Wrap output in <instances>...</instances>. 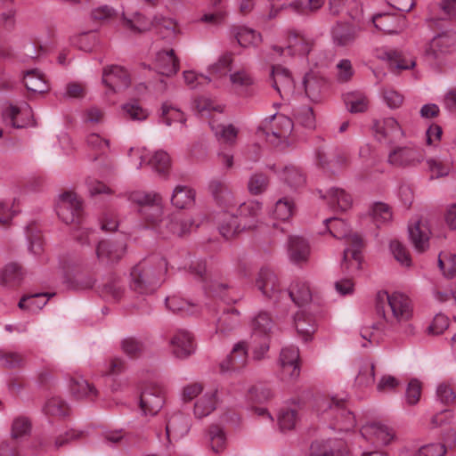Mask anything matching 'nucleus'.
<instances>
[{
    "label": "nucleus",
    "mask_w": 456,
    "mask_h": 456,
    "mask_svg": "<svg viewBox=\"0 0 456 456\" xmlns=\"http://www.w3.org/2000/svg\"><path fill=\"white\" fill-rule=\"evenodd\" d=\"M281 179L293 189L302 186L305 182L302 172L295 167H285L281 174Z\"/></svg>",
    "instance_id": "338daca9"
},
{
    "label": "nucleus",
    "mask_w": 456,
    "mask_h": 456,
    "mask_svg": "<svg viewBox=\"0 0 456 456\" xmlns=\"http://www.w3.org/2000/svg\"><path fill=\"white\" fill-rule=\"evenodd\" d=\"M325 224L334 238L345 239L346 241V248L344 250L341 264L343 270L351 274L358 272L361 269L362 260L361 253L362 239L357 234L352 233L347 224L342 219L329 218L325 220Z\"/></svg>",
    "instance_id": "7ed1b4c3"
},
{
    "label": "nucleus",
    "mask_w": 456,
    "mask_h": 456,
    "mask_svg": "<svg viewBox=\"0 0 456 456\" xmlns=\"http://www.w3.org/2000/svg\"><path fill=\"white\" fill-rule=\"evenodd\" d=\"M240 322V312L234 308L224 311L216 322V332L226 335L235 330Z\"/></svg>",
    "instance_id": "a19ab883"
},
{
    "label": "nucleus",
    "mask_w": 456,
    "mask_h": 456,
    "mask_svg": "<svg viewBox=\"0 0 456 456\" xmlns=\"http://www.w3.org/2000/svg\"><path fill=\"white\" fill-rule=\"evenodd\" d=\"M374 26L385 33L397 34L406 27L405 17L390 13H379L371 18Z\"/></svg>",
    "instance_id": "a878e982"
},
{
    "label": "nucleus",
    "mask_w": 456,
    "mask_h": 456,
    "mask_svg": "<svg viewBox=\"0 0 456 456\" xmlns=\"http://www.w3.org/2000/svg\"><path fill=\"white\" fill-rule=\"evenodd\" d=\"M299 350L295 346L281 349L279 358V378L283 382H293L300 375Z\"/></svg>",
    "instance_id": "9b49d317"
},
{
    "label": "nucleus",
    "mask_w": 456,
    "mask_h": 456,
    "mask_svg": "<svg viewBox=\"0 0 456 456\" xmlns=\"http://www.w3.org/2000/svg\"><path fill=\"white\" fill-rule=\"evenodd\" d=\"M395 439V432L387 425L379 421H369L361 427L358 436V444L369 447L379 448L390 444Z\"/></svg>",
    "instance_id": "6e6552de"
},
{
    "label": "nucleus",
    "mask_w": 456,
    "mask_h": 456,
    "mask_svg": "<svg viewBox=\"0 0 456 456\" xmlns=\"http://www.w3.org/2000/svg\"><path fill=\"white\" fill-rule=\"evenodd\" d=\"M219 402L218 390L211 387L204 391V393L195 401L193 413L198 419H202L211 414L216 409Z\"/></svg>",
    "instance_id": "393cba45"
},
{
    "label": "nucleus",
    "mask_w": 456,
    "mask_h": 456,
    "mask_svg": "<svg viewBox=\"0 0 456 456\" xmlns=\"http://www.w3.org/2000/svg\"><path fill=\"white\" fill-rule=\"evenodd\" d=\"M45 293H37L23 297L19 302V307L22 310L36 312L43 308L48 301Z\"/></svg>",
    "instance_id": "4d7b16f0"
},
{
    "label": "nucleus",
    "mask_w": 456,
    "mask_h": 456,
    "mask_svg": "<svg viewBox=\"0 0 456 456\" xmlns=\"http://www.w3.org/2000/svg\"><path fill=\"white\" fill-rule=\"evenodd\" d=\"M125 251L126 243L123 241L101 240L96 248L97 257L105 263L118 261L123 256Z\"/></svg>",
    "instance_id": "bb28decb"
},
{
    "label": "nucleus",
    "mask_w": 456,
    "mask_h": 456,
    "mask_svg": "<svg viewBox=\"0 0 456 456\" xmlns=\"http://www.w3.org/2000/svg\"><path fill=\"white\" fill-rule=\"evenodd\" d=\"M288 255L289 261L293 264L305 263L310 256L307 240L300 236H291L289 240Z\"/></svg>",
    "instance_id": "c85d7f7f"
},
{
    "label": "nucleus",
    "mask_w": 456,
    "mask_h": 456,
    "mask_svg": "<svg viewBox=\"0 0 456 456\" xmlns=\"http://www.w3.org/2000/svg\"><path fill=\"white\" fill-rule=\"evenodd\" d=\"M123 26L133 33L142 32L150 28V22L140 13L135 12L128 17L126 12H122Z\"/></svg>",
    "instance_id": "6e6d98bb"
},
{
    "label": "nucleus",
    "mask_w": 456,
    "mask_h": 456,
    "mask_svg": "<svg viewBox=\"0 0 456 456\" xmlns=\"http://www.w3.org/2000/svg\"><path fill=\"white\" fill-rule=\"evenodd\" d=\"M229 81L232 89L240 94L247 93L248 88L254 84L252 75L245 69L231 71Z\"/></svg>",
    "instance_id": "58836bf2"
},
{
    "label": "nucleus",
    "mask_w": 456,
    "mask_h": 456,
    "mask_svg": "<svg viewBox=\"0 0 456 456\" xmlns=\"http://www.w3.org/2000/svg\"><path fill=\"white\" fill-rule=\"evenodd\" d=\"M233 62V54L232 53H224L221 54L216 61L208 67V77L212 78H223L228 72L232 71Z\"/></svg>",
    "instance_id": "ea45409f"
},
{
    "label": "nucleus",
    "mask_w": 456,
    "mask_h": 456,
    "mask_svg": "<svg viewBox=\"0 0 456 456\" xmlns=\"http://www.w3.org/2000/svg\"><path fill=\"white\" fill-rule=\"evenodd\" d=\"M272 86L277 91L282 99L289 100L294 94V79L289 69L281 66L272 67L270 77Z\"/></svg>",
    "instance_id": "4468645a"
},
{
    "label": "nucleus",
    "mask_w": 456,
    "mask_h": 456,
    "mask_svg": "<svg viewBox=\"0 0 456 456\" xmlns=\"http://www.w3.org/2000/svg\"><path fill=\"white\" fill-rule=\"evenodd\" d=\"M209 126L216 136L225 143L233 144L238 135L237 128L232 125H223L215 119L209 121Z\"/></svg>",
    "instance_id": "864d4df0"
},
{
    "label": "nucleus",
    "mask_w": 456,
    "mask_h": 456,
    "mask_svg": "<svg viewBox=\"0 0 456 456\" xmlns=\"http://www.w3.org/2000/svg\"><path fill=\"white\" fill-rule=\"evenodd\" d=\"M438 265L444 275L448 278L456 276V255L449 252H442L438 256Z\"/></svg>",
    "instance_id": "69168bd1"
},
{
    "label": "nucleus",
    "mask_w": 456,
    "mask_h": 456,
    "mask_svg": "<svg viewBox=\"0 0 456 456\" xmlns=\"http://www.w3.org/2000/svg\"><path fill=\"white\" fill-rule=\"evenodd\" d=\"M376 308L390 329L403 328L405 334H415V327L410 322L414 314L413 303L407 295L401 292L379 291L377 294Z\"/></svg>",
    "instance_id": "f257e3e1"
},
{
    "label": "nucleus",
    "mask_w": 456,
    "mask_h": 456,
    "mask_svg": "<svg viewBox=\"0 0 456 456\" xmlns=\"http://www.w3.org/2000/svg\"><path fill=\"white\" fill-rule=\"evenodd\" d=\"M128 156L136 169L142 168L143 165H149L154 172L167 175L171 167V159L168 153L161 150L150 156V152L145 147H132L129 150Z\"/></svg>",
    "instance_id": "0eeeda50"
},
{
    "label": "nucleus",
    "mask_w": 456,
    "mask_h": 456,
    "mask_svg": "<svg viewBox=\"0 0 456 456\" xmlns=\"http://www.w3.org/2000/svg\"><path fill=\"white\" fill-rule=\"evenodd\" d=\"M430 235L431 230L428 219L416 217L410 224V240L417 251L423 252L429 247Z\"/></svg>",
    "instance_id": "a211bd4d"
},
{
    "label": "nucleus",
    "mask_w": 456,
    "mask_h": 456,
    "mask_svg": "<svg viewBox=\"0 0 456 456\" xmlns=\"http://www.w3.org/2000/svg\"><path fill=\"white\" fill-rule=\"evenodd\" d=\"M297 207L293 199L285 196L275 201L270 214L274 219L288 221L295 215Z\"/></svg>",
    "instance_id": "e433bc0d"
},
{
    "label": "nucleus",
    "mask_w": 456,
    "mask_h": 456,
    "mask_svg": "<svg viewBox=\"0 0 456 456\" xmlns=\"http://www.w3.org/2000/svg\"><path fill=\"white\" fill-rule=\"evenodd\" d=\"M166 305L170 311L182 315L194 314L199 310L198 305L176 296L167 297Z\"/></svg>",
    "instance_id": "de8ad7c7"
},
{
    "label": "nucleus",
    "mask_w": 456,
    "mask_h": 456,
    "mask_svg": "<svg viewBox=\"0 0 456 456\" xmlns=\"http://www.w3.org/2000/svg\"><path fill=\"white\" fill-rule=\"evenodd\" d=\"M102 83L110 93H118L129 86L130 76L121 66L111 65L103 69Z\"/></svg>",
    "instance_id": "dca6fc26"
},
{
    "label": "nucleus",
    "mask_w": 456,
    "mask_h": 456,
    "mask_svg": "<svg viewBox=\"0 0 456 456\" xmlns=\"http://www.w3.org/2000/svg\"><path fill=\"white\" fill-rule=\"evenodd\" d=\"M248 354L247 344L240 341L234 345L232 351L221 363L220 370L222 372L237 370L244 365Z\"/></svg>",
    "instance_id": "c756f323"
},
{
    "label": "nucleus",
    "mask_w": 456,
    "mask_h": 456,
    "mask_svg": "<svg viewBox=\"0 0 456 456\" xmlns=\"http://www.w3.org/2000/svg\"><path fill=\"white\" fill-rule=\"evenodd\" d=\"M69 390L71 395L77 400L87 399L93 401L98 395V391L94 386L81 376L71 378Z\"/></svg>",
    "instance_id": "7c9ffc66"
},
{
    "label": "nucleus",
    "mask_w": 456,
    "mask_h": 456,
    "mask_svg": "<svg viewBox=\"0 0 456 456\" xmlns=\"http://www.w3.org/2000/svg\"><path fill=\"white\" fill-rule=\"evenodd\" d=\"M208 443L211 451L215 453L223 452L227 444L226 433L219 426H211L208 430Z\"/></svg>",
    "instance_id": "603ef678"
},
{
    "label": "nucleus",
    "mask_w": 456,
    "mask_h": 456,
    "mask_svg": "<svg viewBox=\"0 0 456 456\" xmlns=\"http://www.w3.org/2000/svg\"><path fill=\"white\" fill-rule=\"evenodd\" d=\"M44 412L48 416L61 418L69 413V408L61 398L52 397L46 401Z\"/></svg>",
    "instance_id": "13d9d810"
},
{
    "label": "nucleus",
    "mask_w": 456,
    "mask_h": 456,
    "mask_svg": "<svg viewBox=\"0 0 456 456\" xmlns=\"http://www.w3.org/2000/svg\"><path fill=\"white\" fill-rule=\"evenodd\" d=\"M3 118L6 125L14 128H23L35 124L32 109L27 102L10 105L4 110Z\"/></svg>",
    "instance_id": "ddd939ff"
},
{
    "label": "nucleus",
    "mask_w": 456,
    "mask_h": 456,
    "mask_svg": "<svg viewBox=\"0 0 456 456\" xmlns=\"http://www.w3.org/2000/svg\"><path fill=\"white\" fill-rule=\"evenodd\" d=\"M235 37L239 45L242 47L256 46L261 42V35L247 27L239 28Z\"/></svg>",
    "instance_id": "bf43d9fd"
},
{
    "label": "nucleus",
    "mask_w": 456,
    "mask_h": 456,
    "mask_svg": "<svg viewBox=\"0 0 456 456\" xmlns=\"http://www.w3.org/2000/svg\"><path fill=\"white\" fill-rule=\"evenodd\" d=\"M427 172L431 179L447 176L452 169V162L440 157L428 158L426 160Z\"/></svg>",
    "instance_id": "79ce46f5"
},
{
    "label": "nucleus",
    "mask_w": 456,
    "mask_h": 456,
    "mask_svg": "<svg viewBox=\"0 0 456 456\" xmlns=\"http://www.w3.org/2000/svg\"><path fill=\"white\" fill-rule=\"evenodd\" d=\"M445 452L446 450L444 444L432 443L421 446L417 451L403 448L400 451L398 456H444Z\"/></svg>",
    "instance_id": "09e8293b"
},
{
    "label": "nucleus",
    "mask_w": 456,
    "mask_h": 456,
    "mask_svg": "<svg viewBox=\"0 0 456 456\" xmlns=\"http://www.w3.org/2000/svg\"><path fill=\"white\" fill-rule=\"evenodd\" d=\"M293 129V121L282 114H274L265 118L259 126L266 139L274 143L289 137Z\"/></svg>",
    "instance_id": "9d476101"
},
{
    "label": "nucleus",
    "mask_w": 456,
    "mask_h": 456,
    "mask_svg": "<svg viewBox=\"0 0 456 456\" xmlns=\"http://www.w3.org/2000/svg\"><path fill=\"white\" fill-rule=\"evenodd\" d=\"M23 83L28 91L34 94H45L49 90V84L45 74L37 69L27 70Z\"/></svg>",
    "instance_id": "72a5a7b5"
},
{
    "label": "nucleus",
    "mask_w": 456,
    "mask_h": 456,
    "mask_svg": "<svg viewBox=\"0 0 456 456\" xmlns=\"http://www.w3.org/2000/svg\"><path fill=\"white\" fill-rule=\"evenodd\" d=\"M274 323L270 314L266 312H259L251 321L252 338L256 342V338L270 337Z\"/></svg>",
    "instance_id": "473e14b6"
},
{
    "label": "nucleus",
    "mask_w": 456,
    "mask_h": 456,
    "mask_svg": "<svg viewBox=\"0 0 456 456\" xmlns=\"http://www.w3.org/2000/svg\"><path fill=\"white\" fill-rule=\"evenodd\" d=\"M370 215L377 225L386 224L392 219L391 208L382 202L374 203L370 208Z\"/></svg>",
    "instance_id": "e2e57ef3"
},
{
    "label": "nucleus",
    "mask_w": 456,
    "mask_h": 456,
    "mask_svg": "<svg viewBox=\"0 0 456 456\" xmlns=\"http://www.w3.org/2000/svg\"><path fill=\"white\" fill-rule=\"evenodd\" d=\"M273 54L274 56H284L286 53L289 55L305 54L309 51V45L305 38L296 33H291L289 37L288 45L286 48L281 46H273Z\"/></svg>",
    "instance_id": "2f4dec72"
},
{
    "label": "nucleus",
    "mask_w": 456,
    "mask_h": 456,
    "mask_svg": "<svg viewBox=\"0 0 456 456\" xmlns=\"http://www.w3.org/2000/svg\"><path fill=\"white\" fill-rule=\"evenodd\" d=\"M169 346L172 354L179 359H184L195 352L194 337L187 330H177L170 338Z\"/></svg>",
    "instance_id": "aec40b11"
},
{
    "label": "nucleus",
    "mask_w": 456,
    "mask_h": 456,
    "mask_svg": "<svg viewBox=\"0 0 456 456\" xmlns=\"http://www.w3.org/2000/svg\"><path fill=\"white\" fill-rule=\"evenodd\" d=\"M289 296L298 305L309 302L312 297L308 284L302 281H297L291 284Z\"/></svg>",
    "instance_id": "5fc2aeb1"
},
{
    "label": "nucleus",
    "mask_w": 456,
    "mask_h": 456,
    "mask_svg": "<svg viewBox=\"0 0 456 456\" xmlns=\"http://www.w3.org/2000/svg\"><path fill=\"white\" fill-rule=\"evenodd\" d=\"M154 68L165 76H172L179 69V61L173 49H164L157 52L154 59Z\"/></svg>",
    "instance_id": "cd10ccee"
},
{
    "label": "nucleus",
    "mask_w": 456,
    "mask_h": 456,
    "mask_svg": "<svg viewBox=\"0 0 456 456\" xmlns=\"http://www.w3.org/2000/svg\"><path fill=\"white\" fill-rule=\"evenodd\" d=\"M123 116L130 120L142 122L150 116V110L142 106L137 101L128 102L121 106Z\"/></svg>",
    "instance_id": "3c124183"
},
{
    "label": "nucleus",
    "mask_w": 456,
    "mask_h": 456,
    "mask_svg": "<svg viewBox=\"0 0 456 456\" xmlns=\"http://www.w3.org/2000/svg\"><path fill=\"white\" fill-rule=\"evenodd\" d=\"M128 200L141 207L140 213L145 222L159 233L160 225L164 224L166 218L163 217L164 207L161 195L153 191H133L129 194Z\"/></svg>",
    "instance_id": "39448f33"
},
{
    "label": "nucleus",
    "mask_w": 456,
    "mask_h": 456,
    "mask_svg": "<svg viewBox=\"0 0 456 456\" xmlns=\"http://www.w3.org/2000/svg\"><path fill=\"white\" fill-rule=\"evenodd\" d=\"M195 200L194 191L184 185H177L172 193L171 203L177 208H185L191 206Z\"/></svg>",
    "instance_id": "49530a36"
},
{
    "label": "nucleus",
    "mask_w": 456,
    "mask_h": 456,
    "mask_svg": "<svg viewBox=\"0 0 456 456\" xmlns=\"http://www.w3.org/2000/svg\"><path fill=\"white\" fill-rule=\"evenodd\" d=\"M82 210V201L77 193L66 191L59 196L56 213L63 223H79Z\"/></svg>",
    "instance_id": "f8f14e48"
},
{
    "label": "nucleus",
    "mask_w": 456,
    "mask_h": 456,
    "mask_svg": "<svg viewBox=\"0 0 456 456\" xmlns=\"http://www.w3.org/2000/svg\"><path fill=\"white\" fill-rule=\"evenodd\" d=\"M295 326L297 334L305 341L310 340L316 330V322L314 317L303 310L296 314Z\"/></svg>",
    "instance_id": "c9c22d12"
},
{
    "label": "nucleus",
    "mask_w": 456,
    "mask_h": 456,
    "mask_svg": "<svg viewBox=\"0 0 456 456\" xmlns=\"http://www.w3.org/2000/svg\"><path fill=\"white\" fill-rule=\"evenodd\" d=\"M262 212L263 204L258 200H248L240 204L239 216L224 214L219 227L220 233L224 238L230 239L243 230L257 228Z\"/></svg>",
    "instance_id": "20e7f679"
},
{
    "label": "nucleus",
    "mask_w": 456,
    "mask_h": 456,
    "mask_svg": "<svg viewBox=\"0 0 456 456\" xmlns=\"http://www.w3.org/2000/svg\"><path fill=\"white\" fill-rule=\"evenodd\" d=\"M24 276L25 272L19 264L10 263L0 271V283L7 287L18 286Z\"/></svg>",
    "instance_id": "4c0bfd02"
},
{
    "label": "nucleus",
    "mask_w": 456,
    "mask_h": 456,
    "mask_svg": "<svg viewBox=\"0 0 456 456\" xmlns=\"http://www.w3.org/2000/svg\"><path fill=\"white\" fill-rule=\"evenodd\" d=\"M389 250L394 258L404 267L411 265V257L405 246L397 240H392L389 243Z\"/></svg>",
    "instance_id": "052dcab7"
},
{
    "label": "nucleus",
    "mask_w": 456,
    "mask_h": 456,
    "mask_svg": "<svg viewBox=\"0 0 456 456\" xmlns=\"http://www.w3.org/2000/svg\"><path fill=\"white\" fill-rule=\"evenodd\" d=\"M192 226L191 218L174 214L165 218L164 224L160 225L159 233L164 238L170 235L183 236L189 232Z\"/></svg>",
    "instance_id": "5701e85b"
},
{
    "label": "nucleus",
    "mask_w": 456,
    "mask_h": 456,
    "mask_svg": "<svg viewBox=\"0 0 456 456\" xmlns=\"http://www.w3.org/2000/svg\"><path fill=\"white\" fill-rule=\"evenodd\" d=\"M425 159L423 149L414 145L397 146L387 156V162L395 167H416Z\"/></svg>",
    "instance_id": "1a4fd4ad"
},
{
    "label": "nucleus",
    "mask_w": 456,
    "mask_h": 456,
    "mask_svg": "<svg viewBox=\"0 0 456 456\" xmlns=\"http://www.w3.org/2000/svg\"><path fill=\"white\" fill-rule=\"evenodd\" d=\"M164 403V390L159 386L146 387L140 396V408L144 415L157 414Z\"/></svg>",
    "instance_id": "f3484780"
},
{
    "label": "nucleus",
    "mask_w": 456,
    "mask_h": 456,
    "mask_svg": "<svg viewBox=\"0 0 456 456\" xmlns=\"http://www.w3.org/2000/svg\"><path fill=\"white\" fill-rule=\"evenodd\" d=\"M167 271V264L164 258L144 259L133 267L129 287L139 295L152 293L163 282Z\"/></svg>",
    "instance_id": "f03ea898"
},
{
    "label": "nucleus",
    "mask_w": 456,
    "mask_h": 456,
    "mask_svg": "<svg viewBox=\"0 0 456 456\" xmlns=\"http://www.w3.org/2000/svg\"><path fill=\"white\" fill-rule=\"evenodd\" d=\"M361 28L348 22H337L330 29V37L336 47H349L355 42Z\"/></svg>",
    "instance_id": "412c9836"
},
{
    "label": "nucleus",
    "mask_w": 456,
    "mask_h": 456,
    "mask_svg": "<svg viewBox=\"0 0 456 456\" xmlns=\"http://www.w3.org/2000/svg\"><path fill=\"white\" fill-rule=\"evenodd\" d=\"M319 407L323 411V419L330 420L331 429L347 434L355 428V416L346 408L345 402L331 398L322 401Z\"/></svg>",
    "instance_id": "423d86ee"
},
{
    "label": "nucleus",
    "mask_w": 456,
    "mask_h": 456,
    "mask_svg": "<svg viewBox=\"0 0 456 456\" xmlns=\"http://www.w3.org/2000/svg\"><path fill=\"white\" fill-rule=\"evenodd\" d=\"M71 45L84 52H92L99 45V37L95 31L77 34L71 37Z\"/></svg>",
    "instance_id": "8fccbe9b"
},
{
    "label": "nucleus",
    "mask_w": 456,
    "mask_h": 456,
    "mask_svg": "<svg viewBox=\"0 0 456 456\" xmlns=\"http://www.w3.org/2000/svg\"><path fill=\"white\" fill-rule=\"evenodd\" d=\"M164 429L168 443L177 441L188 434L189 419L180 411L169 412L167 415Z\"/></svg>",
    "instance_id": "2eb2a0df"
},
{
    "label": "nucleus",
    "mask_w": 456,
    "mask_h": 456,
    "mask_svg": "<svg viewBox=\"0 0 456 456\" xmlns=\"http://www.w3.org/2000/svg\"><path fill=\"white\" fill-rule=\"evenodd\" d=\"M323 198L332 208L341 211L349 209L353 204L352 196L344 189L338 187L330 188Z\"/></svg>",
    "instance_id": "f704fd0d"
},
{
    "label": "nucleus",
    "mask_w": 456,
    "mask_h": 456,
    "mask_svg": "<svg viewBox=\"0 0 456 456\" xmlns=\"http://www.w3.org/2000/svg\"><path fill=\"white\" fill-rule=\"evenodd\" d=\"M334 441L329 440L328 444L321 449L322 444L319 442H314L311 444L310 454L311 456H350L348 449L344 444H339L338 446H333Z\"/></svg>",
    "instance_id": "c03bdc74"
},
{
    "label": "nucleus",
    "mask_w": 456,
    "mask_h": 456,
    "mask_svg": "<svg viewBox=\"0 0 456 456\" xmlns=\"http://www.w3.org/2000/svg\"><path fill=\"white\" fill-rule=\"evenodd\" d=\"M303 86L308 98L313 101L318 99L321 93L322 83L314 73H307L303 79Z\"/></svg>",
    "instance_id": "774afa93"
},
{
    "label": "nucleus",
    "mask_w": 456,
    "mask_h": 456,
    "mask_svg": "<svg viewBox=\"0 0 456 456\" xmlns=\"http://www.w3.org/2000/svg\"><path fill=\"white\" fill-rule=\"evenodd\" d=\"M161 121L167 126H171L175 122L185 123V115L177 108L165 102L161 107Z\"/></svg>",
    "instance_id": "680f3d73"
},
{
    "label": "nucleus",
    "mask_w": 456,
    "mask_h": 456,
    "mask_svg": "<svg viewBox=\"0 0 456 456\" xmlns=\"http://www.w3.org/2000/svg\"><path fill=\"white\" fill-rule=\"evenodd\" d=\"M257 289L269 298L277 299L282 294L276 274L268 268H262L256 281Z\"/></svg>",
    "instance_id": "b1692460"
},
{
    "label": "nucleus",
    "mask_w": 456,
    "mask_h": 456,
    "mask_svg": "<svg viewBox=\"0 0 456 456\" xmlns=\"http://www.w3.org/2000/svg\"><path fill=\"white\" fill-rule=\"evenodd\" d=\"M456 45V35L445 32L432 38L426 49V54L434 59L439 60L443 56L452 53Z\"/></svg>",
    "instance_id": "4be33fe9"
},
{
    "label": "nucleus",
    "mask_w": 456,
    "mask_h": 456,
    "mask_svg": "<svg viewBox=\"0 0 456 456\" xmlns=\"http://www.w3.org/2000/svg\"><path fill=\"white\" fill-rule=\"evenodd\" d=\"M344 102L351 113H361L367 110L369 100L361 91L348 92L344 94Z\"/></svg>",
    "instance_id": "a18cd8bd"
},
{
    "label": "nucleus",
    "mask_w": 456,
    "mask_h": 456,
    "mask_svg": "<svg viewBox=\"0 0 456 456\" xmlns=\"http://www.w3.org/2000/svg\"><path fill=\"white\" fill-rule=\"evenodd\" d=\"M373 129L377 140L385 143H391L404 136L403 130L394 118L377 120L374 123Z\"/></svg>",
    "instance_id": "6ab92c4d"
},
{
    "label": "nucleus",
    "mask_w": 456,
    "mask_h": 456,
    "mask_svg": "<svg viewBox=\"0 0 456 456\" xmlns=\"http://www.w3.org/2000/svg\"><path fill=\"white\" fill-rule=\"evenodd\" d=\"M290 10L295 12H304L309 10L306 0H284L281 4L271 2L269 19H273L279 15L281 11Z\"/></svg>",
    "instance_id": "37998d69"
},
{
    "label": "nucleus",
    "mask_w": 456,
    "mask_h": 456,
    "mask_svg": "<svg viewBox=\"0 0 456 456\" xmlns=\"http://www.w3.org/2000/svg\"><path fill=\"white\" fill-rule=\"evenodd\" d=\"M297 420L298 413L296 406L283 409L278 416V423L281 431L293 429Z\"/></svg>",
    "instance_id": "0e129e2a"
}]
</instances>
